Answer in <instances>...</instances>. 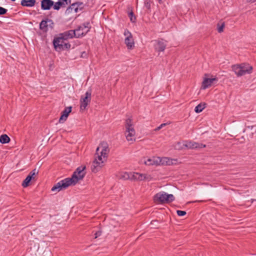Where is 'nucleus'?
Listing matches in <instances>:
<instances>
[{
  "label": "nucleus",
  "mask_w": 256,
  "mask_h": 256,
  "mask_svg": "<svg viewBox=\"0 0 256 256\" xmlns=\"http://www.w3.org/2000/svg\"><path fill=\"white\" fill-rule=\"evenodd\" d=\"M85 166H80L76 168L71 178H66L56 184L52 188V191L60 192L66 189L71 185H74L79 180H82L86 174Z\"/></svg>",
  "instance_id": "obj_1"
},
{
  "label": "nucleus",
  "mask_w": 256,
  "mask_h": 256,
  "mask_svg": "<svg viewBox=\"0 0 256 256\" xmlns=\"http://www.w3.org/2000/svg\"><path fill=\"white\" fill-rule=\"evenodd\" d=\"M109 148L106 143L102 142L97 148L95 159L91 166V170L93 172H98L103 166L104 162L106 160Z\"/></svg>",
  "instance_id": "obj_2"
},
{
  "label": "nucleus",
  "mask_w": 256,
  "mask_h": 256,
  "mask_svg": "<svg viewBox=\"0 0 256 256\" xmlns=\"http://www.w3.org/2000/svg\"><path fill=\"white\" fill-rule=\"evenodd\" d=\"M83 4L82 2H75L72 4L65 11V15L68 17V20H70L72 18H76V13L78 12L79 10H82V8Z\"/></svg>",
  "instance_id": "obj_3"
},
{
  "label": "nucleus",
  "mask_w": 256,
  "mask_h": 256,
  "mask_svg": "<svg viewBox=\"0 0 256 256\" xmlns=\"http://www.w3.org/2000/svg\"><path fill=\"white\" fill-rule=\"evenodd\" d=\"M232 70L238 76H242L252 72V67L248 64H242L232 66Z\"/></svg>",
  "instance_id": "obj_4"
},
{
  "label": "nucleus",
  "mask_w": 256,
  "mask_h": 256,
  "mask_svg": "<svg viewBox=\"0 0 256 256\" xmlns=\"http://www.w3.org/2000/svg\"><path fill=\"white\" fill-rule=\"evenodd\" d=\"M154 201L158 204H168L174 200V196L172 194H168L164 192L156 194L154 198Z\"/></svg>",
  "instance_id": "obj_5"
},
{
  "label": "nucleus",
  "mask_w": 256,
  "mask_h": 256,
  "mask_svg": "<svg viewBox=\"0 0 256 256\" xmlns=\"http://www.w3.org/2000/svg\"><path fill=\"white\" fill-rule=\"evenodd\" d=\"M53 44L55 50L58 52L68 50L70 48V44L66 42V40L60 35L54 39Z\"/></svg>",
  "instance_id": "obj_6"
},
{
  "label": "nucleus",
  "mask_w": 256,
  "mask_h": 256,
  "mask_svg": "<svg viewBox=\"0 0 256 256\" xmlns=\"http://www.w3.org/2000/svg\"><path fill=\"white\" fill-rule=\"evenodd\" d=\"M126 136L128 141L132 142L134 140V136L136 134L135 130L134 128L132 120L128 118L126 120Z\"/></svg>",
  "instance_id": "obj_7"
},
{
  "label": "nucleus",
  "mask_w": 256,
  "mask_h": 256,
  "mask_svg": "<svg viewBox=\"0 0 256 256\" xmlns=\"http://www.w3.org/2000/svg\"><path fill=\"white\" fill-rule=\"evenodd\" d=\"M91 26L89 22H86L78 26L75 29L76 34V38H82L90 30Z\"/></svg>",
  "instance_id": "obj_8"
},
{
  "label": "nucleus",
  "mask_w": 256,
  "mask_h": 256,
  "mask_svg": "<svg viewBox=\"0 0 256 256\" xmlns=\"http://www.w3.org/2000/svg\"><path fill=\"white\" fill-rule=\"evenodd\" d=\"M160 162L162 164H166V165H170L172 164V160L167 158H164L161 160H160L159 158H148L144 162V164L148 166L158 165Z\"/></svg>",
  "instance_id": "obj_9"
},
{
  "label": "nucleus",
  "mask_w": 256,
  "mask_h": 256,
  "mask_svg": "<svg viewBox=\"0 0 256 256\" xmlns=\"http://www.w3.org/2000/svg\"><path fill=\"white\" fill-rule=\"evenodd\" d=\"M92 90H88L84 96H81L80 102V108L82 110H84L86 108L87 106L90 103L91 100Z\"/></svg>",
  "instance_id": "obj_10"
},
{
  "label": "nucleus",
  "mask_w": 256,
  "mask_h": 256,
  "mask_svg": "<svg viewBox=\"0 0 256 256\" xmlns=\"http://www.w3.org/2000/svg\"><path fill=\"white\" fill-rule=\"evenodd\" d=\"M54 23L52 20L47 18L42 20L40 24V28L43 32H46L48 30V27L53 28Z\"/></svg>",
  "instance_id": "obj_11"
},
{
  "label": "nucleus",
  "mask_w": 256,
  "mask_h": 256,
  "mask_svg": "<svg viewBox=\"0 0 256 256\" xmlns=\"http://www.w3.org/2000/svg\"><path fill=\"white\" fill-rule=\"evenodd\" d=\"M124 35L126 36L125 44L128 49H132L134 46V40L132 34L127 30H125Z\"/></svg>",
  "instance_id": "obj_12"
},
{
  "label": "nucleus",
  "mask_w": 256,
  "mask_h": 256,
  "mask_svg": "<svg viewBox=\"0 0 256 256\" xmlns=\"http://www.w3.org/2000/svg\"><path fill=\"white\" fill-rule=\"evenodd\" d=\"M166 46V42L163 40H155L154 49L158 52H164Z\"/></svg>",
  "instance_id": "obj_13"
},
{
  "label": "nucleus",
  "mask_w": 256,
  "mask_h": 256,
  "mask_svg": "<svg viewBox=\"0 0 256 256\" xmlns=\"http://www.w3.org/2000/svg\"><path fill=\"white\" fill-rule=\"evenodd\" d=\"M216 82H218V78H205L202 82V87L204 90L206 89Z\"/></svg>",
  "instance_id": "obj_14"
},
{
  "label": "nucleus",
  "mask_w": 256,
  "mask_h": 256,
  "mask_svg": "<svg viewBox=\"0 0 256 256\" xmlns=\"http://www.w3.org/2000/svg\"><path fill=\"white\" fill-rule=\"evenodd\" d=\"M59 35L66 40L70 38H72L74 37L76 38V30H68L63 33L60 34Z\"/></svg>",
  "instance_id": "obj_15"
},
{
  "label": "nucleus",
  "mask_w": 256,
  "mask_h": 256,
  "mask_svg": "<svg viewBox=\"0 0 256 256\" xmlns=\"http://www.w3.org/2000/svg\"><path fill=\"white\" fill-rule=\"evenodd\" d=\"M71 106L66 108L62 113V115L59 120V122L63 123L64 122H65L69 114L71 112Z\"/></svg>",
  "instance_id": "obj_16"
},
{
  "label": "nucleus",
  "mask_w": 256,
  "mask_h": 256,
  "mask_svg": "<svg viewBox=\"0 0 256 256\" xmlns=\"http://www.w3.org/2000/svg\"><path fill=\"white\" fill-rule=\"evenodd\" d=\"M54 5L52 0H42L41 8L43 10H50Z\"/></svg>",
  "instance_id": "obj_17"
},
{
  "label": "nucleus",
  "mask_w": 256,
  "mask_h": 256,
  "mask_svg": "<svg viewBox=\"0 0 256 256\" xmlns=\"http://www.w3.org/2000/svg\"><path fill=\"white\" fill-rule=\"evenodd\" d=\"M132 172L129 173L128 172H120L118 174L117 176L120 179L126 180L128 179H132Z\"/></svg>",
  "instance_id": "obj_18"
},
{
  "label": "nucleus",
  "mask_w": 256,
  "mask_h": 256,
  "mask_svg": "<svg viewBox=\"0 0 256 256\" xmlns=\"http://www.w3.org/2000/svg\"><path fill=\"white\" fill-rule=\"evenodd\" d=\"M36 3V0H22L20 4L23 6L32 7Z\"/></svg>",
  "instance_id": "obj_19"
},
{
  "label": "nucleus",
  "mask_w": 256,
  "mask_h": 256,
  "mask_svg": "<svg viewBox=\"0 0 256 256\" xmlns=\"http://www.w3.org/2000/svg\"><path fill=\"white\" fill-rule=\"evenodd\" d=\"M186 146L190 148H200L206 146L204 144H200L195 142H190Z\"/></svg>",
  "instance_id": "obj_20"
},
{
  "label": "nucleus",
  "mask_w": 256,
  "mask_h": 256,
  "mask_svg": "<svg viewBox=\"0 0 256 256\" xmlns=\"http://www.w3.org/2000/svg\"><path fill=\"white\" fill-rule=\"evenodd\" d=\"M145 176L144 174L138 172H134L132 174V179L137 180H144Z\"/></svg>",
  "instance_id": "obj_21"
},
{
  "label": "nucleus",
  "mask_w": 256,
  "mask_h": 256,
  "mask_svg": "<svg viewBox=\"0 0 256 256\" xmlns=\"http://www.w3.org/2000/svg\"><path fill=\"white\" fill-rule=\"evenodd\" d=\"M206 104L204 102L200 103L196 106L194 111L196 113H200L206 108Z\"/></svg>",
  "instance_id": "obj_22"
},
{
  "label": "nucleus",
  "mask_w": 256,
  "mask_h": 256,
  "mask_svg": "<svg viewBox=\"0 0 256 256\" xmlns=\"http://www.w3.org/2000/svg\"><path fill=\"white\" fill-rule=\"evenodd\" d=\"M10 140V138L6 134H2L0 136V142L2 144L8 143Z\"/></svg>",
  "instance_id": "obj_23"
},
{
  "label": "nucleus",
  "mask_w": 256,
  "mask_h": 256,
  "mask_svg": "<svg viewBox=\"0 0 256 256\" xmlns=\"http://www.w3.org/2000/svg\"><path fill=\"white\" fill-rule=\"evenodd\" d=\"M54 10H58L60 8H64V4L60 2H54V5L52 6Z\"/></svg>",
  "instance_id": "obj_24"
},
{
  "label": "nucleus",
  "mask_w": 256,
  "mask_h": 256,
  "mask_svg": "<svg viewBox=\"0 0 256 256\" xmlns=\"http://www.w3.org/2000/svg\"><path fill=\"white\" fill-rule=\"evenodd\" d=\"M32 180L31 176L28 175L22 184V186L24 188L27 187L29 185L30 182Z\"/></svg>",
  "instance_id": "obj_25"
},
{
  "label": "nucleus",
  "mask_w": 256,
  "mask_h": 256,
  "mask_svg": "<svg viewBox=\"0 0 256 256\" xmlns=\"http://www.w3.org/2000/svg\"><path fill=\"white\" fill-rule=\"evenodd\" d=\"M224 23L222 22L221 24H218V32L220 33L224 31Z\"/></svg>",
  "instance_id": "obj_26"
},
{
  "label": "nucleus",
  "mask_w": 256,
  "mask_h": 256,
  "mask_svg": "<svg viewBox=\"0 0 256 256\" xmlns=\"http://www.w3.org/2000/svg\"><path fill=\"white\" fill-rule=\"evenodd\" d=\"M38 170H37L36 169H34L32 172H30L28 175L31 176V178L32 179H34V176L38 174Z\"/></svg>",
  "instance_id": "obj_27"
},
{
  "label": "nucleus",
  "mask_w": 256,
  "mask_h": 256,
  "mask_svg": "<svg viewBox=\"0 0 256 256\" xmlns=\"http://www.w3.org/2000/svg\"><path fill=\"white\" fill-rule=\"evenodd\" d=\"M58 1L62 2L64 8L66 6L70 3V0H58Z\"/></svg>",
  "instance_id": "obj_28"
},
{
  "label": "nucleus",
  "mask_w": 256,
  "mask_h": 256,
  "mask_svg": "<svg viewBox=\"0 0 256 256\" xmlns=\"http://www.w3.org/2000/svg\"><path fill=\"white\" fill-rule=\"evenodd\" d=\"M129 17L130 18V20L132 22H135L136 18L134 16L133 12H131L129 13Z\"/></svg>",
  "instance_id": "obj_29"
},
{
  "label": "nucleus",
  "mask_w": 256,
  "mask_h": 256,
  "mask_svg": "<svg viewBox=\"0 0 256 256\" xmlns=\"http://www.w3.org/2000/svg\"><path fill=\"white\" fill-rule=\"evenodd\" d=\"M176 213L178 216H182L186 214V212L184 210H178Z\"/></svg>",
  "instance_id": "obj_30"
},
{
  "label": "nucleus",
  "mask_w": 256,
  "mask_h": 256,
  "mask_svg": "<svg viewBox=\"0 0 256 256\" xmlns=\"http://www.w3.org/2000/svg\"><path fill=\"white\" fill-rule=\"evenodd\" d=\"M8 10L0 6V15H4L7 12Z\"/></svg>",
  "instance_id": "obj_31"
},
{
  "label": "nucleus",
  "mask_w": 256,
  "mask_h": 256,
  "mask_svg": "<svg viewBox=\"0 0 256 256\" xmlns=\"http://www.w3.org/2000/svg\"><path fill=\"white\" fill-rule=\"evenodd\" d=\"M144 6L150 9V2L149 0H146L144 2Z\"/></svg>",
  "instance_id": "obj_32"
},
{
  "label": "nucleus",
  "mask_w": 256,
  "mask_h": 256,
  "mask_svg": "<svg viewBox=\"0 0 256 256\" xmlns=\"http://www.w3.org/2000/svg\"><path fill=\"white\" fill-rule=\"evenodd\" d=\"M102 234V232L101 231H98L95 232L94 234V238H96L98 236H100Z\"/></svg>",
  "instance_id": "obj_33"
},
{
  "label": "nucleus",
  "mask_w": 256,
  "mask_h": 256,
  "mask_svg": "<svg viewBox=\"0 0 256 256\" xmlns=\"http://www.w3.org/2000/svg\"><path fill=\"white\" fill-rule=\"evenodd\" d=\"M87 56V53L85 52H82L81 57L82 58H86Z\"/></svg>",
  "instance_id": "obj_34"
},
{
  "label": "nucleus",
  "mask_w": 256,
  "mask_h": 256,
  "mask_svg": "<svg viewBox=\"0 0 256 256\" xmlns=\"http://www.w3.org/2000/svg\"><path fill=\"white\" fill-rule=\"evenodd\" d=\"M145 176L144 180H150L151 178L150 176V175H148L147 174H144Z\"/></svg>",
  "instance_id": "obj_35"
},
{
  "label": "nucleus",
  "mask_w": 256,
  "mask_h": 256,
  "mask_svg": "<svg viewBox=\"0 0 256 256\" xmlns=\"http://www.w3.org/2000/svg\"><path fill=\"white\" fill-rule=\"evenodd\" d=\"M166 124L164 123V124H161L160 126V128H163L164 126H166Z\"/></svg>",
  "instance_id": "obj_36"
},
{
  "label": "nucleus",
  "mask_w": 256,
  "mask_h": 256,
  "mask_svg": "<svg viewBox=\"0 0 256 256\" xmlns=\"http://www.w3.org/2000/svg\"><path fill=\"white\" fill-rule=\"evenodd\" d=\"M160 129H161V128H160V126H158V128H156L154 130H155V131H158V130H160Z\"/></svg>",
  "instance_id": "obj_37"
},
{
  "label": "nucleus",
  "mask_w": 256,
  "mask_h": 256,
  "mask_svg": "<svg viewBox=\"0 0 256 256\" xmlns=\"http://www.w3.org/2000/svg\"><path fill=\"white\" fill-rule=\"evenodd\" d=\"M248 2H256V0H248Z\"/></svg>",
  "instance_id": "obj_38"
},
{
  "label": "nucleus",
  "mask_w": 256,
  "mask_h": 256,
  "mask_svg": "<svg viewBox=\"0 0 256 256\" xmlns=\"http://www.w3.org/2000/svg\"><path fill=\"white\" fill-rule=\"evenodd\" d=\"M160 3H162L163 2V0H158Z\"/></svg>",
  "instance_id": "obj_39"
},
{
  "label": "nucleus",
  "mask_w": 256,
  "mask_h": 256,
  "mask_svg": "<svg viewBox=\"0 0 256 256\" xmlns=\"http://www.w3.org/2000/svg\"><path fill=\"white\" fill-rule=\"evenodd\" d=\"M192 202H187V204H191Z\"/></svg>",
  "instance_id": "obj_40"
},
{
  "label": "nucleus",
  "mask_w": 256,
  "mask_h": 256,
  "mask_svg": "<svg viewBox=\"0 0 256 256\" xmlns=\"http://www.w3.org/2000/svg\"><path fill=\"white\" fill-rule=\"evenodd\" d=\"M252 202H256V200H253Z\"/></svg>",
  "instance_id": "obj_41"
},
{
  "label": "nucleus",
  "mask_w": 256,
  "mask_h": 256,
  "mask_svg": "<svg viewBox=\"0 0 256 256\" xmlns=\"http://www.w3.org/2000/svg\"><path fill=\"white\" fill-rule=\"evenodd\" d=\"M12 0V2H14V1H15L16 0Z\"/></svg>",
  "instance_id": "obj_42"
}]
</instances>
